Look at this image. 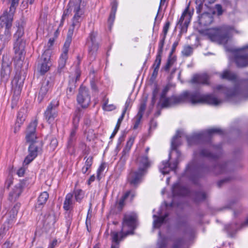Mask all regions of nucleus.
Masks as SVG:
<instances>
[{"label": "nucleus", "mask_w": 248, "mask_h": 248, "mask_svg": "<svg viewBox=\"0 0 248 248\" xmlns=\"http://www.w3.org/2000/svg\"><path fill=\"white\" fill-rule=\"evenodd\" d=\"M146 174L142 171L137 170L132 171L129 174L127 180L130 185L133 186H137L142 181L143 177Z\"/></svg>", "instance_id": "16"}, {"label": "nucleus", "mask_w": 248, "mask_h": 248, "mask_svg": "<svg viewBox=\"0 0 248 248\" xmlns=\"http://www.w3.org/2000/svg\"><path fill=\"white\" fill-rule=\"evenodd\" d=\"M12 243L9 241H6L3 245L2 248H11L12 246Z\"/></svg>", "instance_id": "64"}, {"label": "nucleus", "mask_w": 248, "mask_h": 248, "mask_svg": "<svg viewBox=\"0 0 248 248\" xmlns=\"http://www.w3.org/2000/svg\"><path fill=\"white\" fill-rule=\"evenodd\" d=\"M49 197L48 193L44 191L41 193L38 198L37 203L39 205H44Z\"/></svg>", "instance_id": "37"}, {"label": "nucleus", "mask_w": 248, "mask_h": 248, "mask_svg": "<svg viewBox=\"0 0 248 248\" xmlns=\"http://www.w3.org/2000/svg\"><path fill=\"white\" fill-rule=\"evenodd\" d=\"M96 33L92 32L90 34L87 40V44L89 47V57L91 60L95 59L99 48L98 43L96 40Z\"/></svg>", "instance_id": "12"}, {"label": "nucleus", "mask_w": 248, "mask_h": 248, "mask_svg": "<svg viewBox=\"0 0 248 248\" xmlns=\"http://www.w3.org/2000/svg\"><path fill=\"white\" fill-rule=\"evenodd\" d=\"M170 22L169 21H166L163 28L162 34L161 35L166 36L170 28Z\"/></svg>", "instance_id": "54"}, {"label": "nucleus", "mask_w": 248, "mask_h": 248, "mask_svg": "<svg viewBox=\"0 0 248 248\" xmlns=\"http://www.w3.org/2000/svg\"><path fill=\"white\" fill-rule=\"evenodd\" d=\"M206 194L202 191L196 192L194 195V201L196 202H200L204 200L206 198Z\"/></svg>", "instance_id": "42"}, {"label": "nucleus", "mask_w": 248, "mask_h": 248, "mask_svg": "<svg viewBox=\"0 0 248 248\" xmlns=\"http://www.w3.org/2000/svg\"><path fill=\"white\" fill-rule=\"evenodd\" d=\"M105 169V165L104 164H101L99 166L97 171V178L99 181L101 179L100 175L104 171Z\"/></svg>", "instance_id": "53"}, {"label": "nucleus", "mask_w": 248, "mask_h": 248, "mask_svg": "<svg viewBox=\"0 0 248 248\" xmlns=\"http://www.w3.org/2000/svg\"><path fill=\"white\" fill-rule=\"evenodd\" d=\"M161 56L162 55L157 54L156 59L152 67L153 69L152 78H155L158 75V70L161 62Z\"/></svg>", "instance_id": "28"}, {"label": "nucleus", "mask_w": 248, "mask_h": 248, "mask_svg": "<svg viewBox=\"0 0 248 248\" xmlns=\"http://www.w3.org/2000/svg\"><path fill=\"white\" fill-rule=\"evenodd\" d=\"M168 214H165L164 216L160 215L156 216L154 215L153 217L154 218L153 225L154 228H158L165 222L166 218L168 217Z\"/></svg>", "instance_id": "31"}, {"label": "nucleus", "mask_w": 248, "mask_h": 248, "mask_svg": "<svg viewBox=\"0 0 248 248\" xmlns=\"http://www.w3.org/2000/svg\"><path fill=\"white\" fill-rule=\"evenodd\" d=\"M59 103L57 100H52L47 107L44 112L45 119L49 124L54 123L56 118L58 116L57 108Z\"/></svg>", "instance_id": "10"}, {"label": "nucleus", "mask_w": 248, "mask_h": 248, "mask_svg": "<svg viewBox=\"0 0 248 248\" xmlns=\"http://www.w3.org/2000/svg\"><path fill=\"white\" fill-rule=\"evenodd\" d=\"M26 118V110L24 108H21L17 113L16 124L18 126L25 121Z\"/></svg>", "instance_id": "35"}, {"label": "nucleus", "mask_w": 248, "mask_h": 248, "mask_svg": "<svg viewBox=\"0 0 248 248\" xmlns=\"http://www.w3.org/2000/svg\"><path fill=\"white\" fill-rule=\"evenodd\" d=\"M202 170V168L197 164L195 161L190 163L186 170V173H191L194 176L197 177V175L200 174L201 171Z\"/></svg>", "instance_id": "20"}, {"label": "nucleus", "mask_w": 248, "mask_h": 248, "mask_svg": "<svg viewBox=\"0 0 248 248\" xmlns=\"http://www.w3.org/2000/svg\"><path fill=\"white\" fill-rule=\"evenodd\" d=\"M227 164H218L214 168L213 171L217 174H221L226 171Z\"/></svg>", "instance_id": "38"}, {"label": "nucleus", "mask_w": 248, "mask_h": 248, "mask_svg": "<svg viewBox=\"0 0 248 248\" xmlns=\"http://www.w3.org/2000/svg\"><path fill=\"white\" fill-rule=\"evenodd\" d=\"M38 124L36 119L31 121L29 124L26 135V142L30 143L28 147V155L24 159L25 165L30 164L42 151V142L38 140L36 134V128Z\"/></svg>", "instance_id": "3"}, {"label": "nucleus", "mask_w": 248, "mask_h": 248, "mask_svg": "<svg viewBox=\"0 0 248 248\" xmlns=\"http://www.w3.org/2000/svg\"><path fill=\"white\" fill-rule=\"evenodd\" d=\"M50 87V83L48 80H45L43 82L38 97V99L40 102H41L43 99L44 96L48 92Z\"/></svg>", "instance_id": "26"}, {"label": "nucleus", "mask_w": 248, "mask_h": 248, "mask_svg": "<svg viewBox=\"0 0 248 248\" xmlns=\"http://www.w3.org/2000/svg\"><path fill=\"white\" fill-rule=\"evenodd\" d=\"M13 181L12 177H9L5 182V187L8 189L13 184Z\"/></svg>", "instance_id": "58"}, {"label": "nucleus", "mask_w": 248, "mask_h": 248, "mask_svg": "<svg viewBox=\"0 0 248 248\" xmlns=\"http://www.w3.org/2000/svg\"><path fill=\"white\" fill-rule=\"evenodd\" d=\"M193 52V48L189 46H184L183 50L182 51V54L188 57L192 54Z\"/></svg>", "instance_id": "46"}, {"label": "nucleus", "mask_w": 248, "mask_h": 248, "mask_svg": "<svg viewBox=\"0 0 248 248\" xmlns=\"http://www.w3.org/2000/svg\"><path fill=\"white\" fill-rule=\"evenodd\" d=\"M146 105L145 102L141 103L140 104L137 115H139L143 116V115L144 114V111L146 108Z\"/></svg>", "instance_id": "55"}, {"label": "nucleus", "mask_w": 248, "mask_h": 248, "mask_svg": "<svg viewBox=\"0 0 248 248\" xmlns=\"http://www.w3.org/2000/svg\"><path fill=\"white\" fill-rule=\"evenodd\" d=\"M172 193L173 196H186L188 194V189L179 184H174L172 189Z\"/></svg>", "instance_id": "22"}, {"label": "nucleus", "mask_w": 248, "mask_h": 248, "mask_svg": "<svg viewBox=\"0 0 248 248\" xmlns=\"http://www.w3.org/2000/svg\"><path fill=\"white\" fill-rule=\"evenodd\" d=\"M73 194L69 193H68L65 198L63 203V208L66 211H69L73 208L74 202L73 200Z\"/></svg>", "instance_id": "30"}, {"label": "nucleus", "mask_w": 248, "mask_h": 248, "mask_svg": "<svg viewBox=\"0 0 248 248\" xmlns=\"http://www.w3.org/2000/svg\"><path fill=\"white\" fill-rule=\"evenodd\" d=\"M22 192V186L20 183L16 185L13 190L10 192L8 199L11 202L15 201Z\"/></svg>", "instance_id": "23"}, {"label": "nucleus", "mask_w": 248, "mask_h": 248, "mask_svg": "<svg viewBox=\"0 0 248 248\" xmlns=\"http://www.w3.org/2000/svg\"><path fill=\"white\" fill-rule=\"evenodd\" d=\"M132 100L130 97H128L125 102L124 108L122 112L125 113L127 110H128L130 109V108L132 107Z\"/></svg>", "instance_id": "51"}, {"label": "nucleus", "mask_w": 248, "mask_h": 248, "mask_svg": "<svg viewBox=\"0 0 248 248\" xmlns=\"http://www.w3.org/2000/svg\"><path fill=\"white\" fill-rule=\"evenodd\" d=\"M58 145V141L55 138H52L50 142L49 147L50 150H54Z\"/></svg>", "instance_id": "52"}, {"label": "nucleus", "mask_w": 248, "mask_h": 248, "mask_svg": "<svg viewBox=\"0 0 248 248\" xmlns=\"http://www.w3.org/2000/svg\"><path fill=\"white\" fill-rule=\"evenodd\" d=\"M50 62H42L40 67L39 71H38L41 75H44L47 72L49 69Z\"/></svg>", "instance_id": "41"}, {"label": "nucleus", "mask_w": 248, "mask_h": 248, "mask_svg": "<svg viewBox=\"0 0 248 248\" xmlns=\"http://www.w3.org/2000/svg\"><path fill=\"white\" fill-rule=\"evenodd\" d=\"M81 0H70L66 8L64 10L61 25H62L65 19L72 13L74 16L71 19V24L67 33V37L72 38L75 30H78L84 17V10L80 7Z\"/></svg>", "instance_id": "2"}, {"label": "nucleus", "mask_w": 248, "mask_h": 248, "mask_svg": "<svg viewBox=\"0 0 248 248\" xmlns=\"http://www.w3.org/2000/svg\"><path fill=\"white\" fill-rule=\"evenodd\" d=\"M234 61L237 66L242 67L248 66V45L239 49H232Z\"/></svg>", "instance_id": "9"}, {"label": "nucleus", "mask_w": 248, "mask_h": 248, "mask_svg": "<svg viewBox=\"0 0 248 248\" xmlns=\"http://www.w3.org/2000/svg\"><path fill=\"white\" fill-rule=\"evenodd\" d=\"M72 38L67 37L63 47V51L61 54L58 61V68L62 69L66 64L68 58V52L71 42Z\"/></svg>", "instance_id": "15"}, {"label": "nucleus", "mask_w": 248, "mask_h": 248, "mask_svg": "<svg viewBox=\"0 0 248 248\" xmlns=\"http://www.w3.org/2000/svg\"><path fill=\"white\" fill-rule=\"evenodd\" d=\"M81 116V109L79 108H77L74 113L73 118V128H77L78 127V124L79 123L80 118Z\"/></svg>", "instance_id": "34"}, {"label": "nucleus", "mask_w": 248, "mask_h": 248, "mask_svg": "<svg viewBox=\"0 0 248 248\" xmlns=\"http://www.w3.org/2000/svg\"><path fill=\"white\" fill-rule=\"evenodd\" d=\"M221 78L235 82L233 89H226L222 85L217 86V90H223L228 98L232 97L238 95L248 97V78L236 80L237 75L235 73L227 70L223 72L221 75Z\"/></svg>", "instance_id": "4"}, {"label": "nucleus", "mask_w": 248, "mask_h": 248, "mask_svg": "<svg viewBox=\"0 0 248 248\" xmlns=\"http://www.w3.org/2000/svg\"><path fill=\"white\" fill-rule=\"evenodd\" d=\"M134 141V138H130L129 140L127 141L126 144L125 145V148L128 150H130L132 146L133 145Z\"/></svg>", "instance_id": "59"}, {"label": "nucleus", "mask_w": 248, "mask_h": 248, "mask_svg": "<svg viewBox=\"0 0 248 248\" xmlns=\"http://www.w3.org/2000/svg\"><path fill=\"white\" fill-rule=\"evenodd\" d=\"M159 102L162 108H169L184 102H190L193 105L198 103H207L217 106L220 104L221 101L212 94L202 95L199 92L186 91L179 95L160 98Z\"/></svg>", "instance_id": "1"}, {"label": "nucleus", "mask_w": 248, "mask_h": 248, "mask_svg": "<svg viewBox=\"0 0 248 248\" xmlns=\"http://www.w3.org/2000/svg\"><path fill=\"white\" fill-rule=\"evenodd\" d=\"M233 31V27L223 25L217 28L208 30L206 31V34L212 41L217 42L219 44L226 43L230 34Z\"/></svg>", "instance_id": "7"}, {"label": "nucleus", "mask_w": 248, "mask_h": 248, "mask_svg": "<svg viewBox=\"0 0 248 248\" xmlns=\"http://www.w3.org/2000/svg\"><path fill=\"white\" fill-rule=\"evenodd\" d=\"M218 134L222 135L224 134L223 131L218 128H211L207 130L203 133H197L194 134L190 137H186L187 142L189 145H192L194 143H198L199 140H202L205 136H211L213 134Z\"/></svg>", "instance_id": "11"}, {"label": "nucleus", "mask_w": 248, "mask_h": 248, "mask_svg": "<svg viewBox=\"0 0 248 248\" xmlns=\"http://www.w3.org/2000/svg\"><path fill=\"white\" fill-rule=\"evenodd\" d=\"M187 14V9H186L183 13V14L178 22V25H180V26L181 27V31L182 32H186L187 31V28H186L184 26H183V21L184 20V17L186 16Z\"/></svg>", "instance_id": "43"}, {"label": "nucleus", "mask_w": 248, "mask_h": 248, "mask_svg": "<svg viewBox=\"0 0 248 248\" xmlns=\"http://www.w3.org/2000/svg\"><path fill=\"white\" fill-rule=\"evenodd\" d=\"M170 89V86L169 85H166L164 89H163L161 95H160V98H163L164 97L167 96V94L168 92Z\"/></svg>", "instance_id": "56"}, {"label": "nucleus", "mask_w": 248, "mask_h": 248, "mask_svg": "<svg viewBox=\"0 0 248 248\" xmlns=\"http://www.w3.org/2000/svg\"><path fill=\"white\" fill-rule=\"evenodd\" d=\"M167 245L166 242L165 240H161L158 242V245L159 248H163L166 247Z\"/></svg>", "instance_id": "63"}, {"label": "nucleus", "mask_w": 248, "mask_h": 248, "mask_svg": "<svg viewBox=\"0 0 248 248\" xmlns=\"http://www.w3.org/2000/svg\"><path fill=\"white\" fill-rule=\"evenodd\" d=\"M75 199L77 202H80L84 198V193L80 189H76L74 191Z\"/></svg>", "instance_id": "40"}, {"label": "nucleus", "mask_w": 248, "mask_h": 248, "mask_svg": "<svg viewBox=\"0 0 248 248\" xmlns=\"http://www.w3.org/2000/svg\"><path fill=\"white\" fill-rule=\"evenodd\" d=\"M129 193H126L118 202V208L121 210L124 205V202L126 199L128 197Z\"/></svg>", "instance_id": "49"}, {"label": "nucleus", "mask_w": 248, "mask_h": 248, "mask_svg": "<svg viewBox=\"0 0 248 248\" xmlns=\"http://www.w3.org/2000/svg\"><path fill=\"white\" fill-rule=\"evenodd\" d=\"M51 55L50 50L46 49L42 55L41 60L43 62H50V59Z\"/></svg>", "instance_id": "44"}, {"label": "nucleus", "mask_w": 248, "mask_h": 248, "mask_svg": "<svg viewBox=\"0 0 248 248\" xmlns=\"http://www.w3.org/2000/svg\"><path fill=\"white\" fill-rule=\"evenodd\" d=\"M115 106L113 104L103 105V109L106 111H111L115 109Z\"/></svg>", "instance_id": "57"}, {"label": "nucleus", "mask_w": 248, "mask_h": 248, "mask_svg": "<svg viewBox=\"0 0 248 248\" xmlns=\"http://www.w3.org/2000/svg\"><path fill=\"white\" fill-rule=\"evenodd\" d=\"M194 155L196 158L198 157H206L213 159H215L219 156V155H214L205 149H201L199 151H197L194 152Z\"/></svg>", "instance_id": "25"}, {"label": "nucleus", "mask_w": 248, "mask_h": 248, "mask_svg": "<svg viewBox=\"0 0 248 248\" xmlns=\"http://www.w3.org/2000/svg\"><path fill=\"white\" fill-rule=\"evenodd\" d=\"M93 162V157L89 156L87 158L84 165L81 169V171L83 174H86L90 169Z\"/></svg>", "instance_id": "36"}, {"label": "nucleus", "mask_w": 248, "mask_h": 248, "mask_svg": "<svg viewBox=\"0 0 248 248\" xmlns=\"http://www.w3.org/2000/svg\"><path fill=\"white\" fill-rule=\"evenodd\" d=\"M57 245H58L57 240L54 239L51 242H50L48 248H54L55 247H56L57 246Z\"/></svg>", "instance_id": "62"}, {"label": "nucleus", "mask_w": 248, "mask_h": 248, "mask_svg": "<svg viewBox=\"0 0 248 248\" xmlns=\"http://www.w3.org/2000/svg\"><path fill=\"white\" fill-rule=\"evenodd\" d=\"M209 77L206 74L194 75L191 80V82L196 84H208Z\"/></svg>", "instance_id": "24"}, {"label": "nucleus", "mask_w": 248, "mask_h": 248, "mask_svg": "<svg viewBox=\"0 0 248 248\" xmlns=\"http://www.w3.org/2000/svg\"><path fill=\"white\" fill-rule=\"evenodd\" d=\"M77 100L82 108H87L91 102V96L89 90L85 87H80L77 97Z\"/></svg>", "instance_id": "13"}, {"label": "nucleus", "mask_w": 248, "mask_h": 248, "mask_svg": "<svg viewBox=\"0 0 248 248\" xmlns=\"http://www.w3.org/2000/svg\"><path fill=\"white\" fill-rule=\"evenodd\" d=\"M75 87V82L74 80H72L70 82L69 86L67 89L66 93L67 95H71L74 93Z\"/></svg>", "instance_id": "47"}, {"label": "nucleus", "mask_w": 248, "mask_h": 248, "mask_svg": "<svg viewBox=\"0 0 248 248\" xmlns=\"http://www.w3.org/2000/svg\"><path fill=\"white\" fill-rule=\"evenodd\" d=\"M11 66L6 62H3L0 70L1 81L6 83L9 80L11 72Z\"/></svg>", "instance_id": "18"}, {"label": "nucleus", "mask_w": 248, "mask_h": 248, "mask_svg": "<svg viewBox=\"0 0 248 248\" xmlns=\"http://www.w3.org/2000/svg\"><path fill=\"white\" fill-rule=\"evenodd\" d=\"M3 31L0 33V41L1 42V46L3 47L8 44L12 38V31L11 29L3 28Z\"/></svg>", "instance_id": "21"}, {"label": "nucleus", "mask_w": 248, "mask_h": 248, "mask_svg": "<svg viewBox=\"0 0 248 248\" xmlns=\"http://www.w3.org/2000/svg\"><path fill=\"white\" fill-rule=\"evenodd\" d=\"M240 228H241L240 225L237 223H232L225 226V229L231 236H232Z\"/></svg>", "instance_id": "29"}, {"label": "nucleus", "mask_w": 248, "mask_h": 248, "mask_svg": "<svg viewBox=\"0 0 248 248\" xmlns=\"http://www.w3.org/2000/svg\"><path fill=\"white\" fill-rule=\"evenodd\" d=\"M23 85V79L19 75H16L12 81V91L14 93V97H18L21 92Z\"/></svg>", "instance_id": "17"}, {"label": "nucleus", "mask_w": 248, "mask_h": 248, "mask_svg": "<svg viewBox=\"0 0 248 248\" xmlns=\"http://www.w3.org/2000/svg\"><path fill=\"white\" fill-rule=\"evenodd\" d=\"M77 128H72L68 140L67 147L68 148L72 147L76 140V133Z\"/></svg>", "instance_id": "33"}, {"label": "nucleus", "mask_w": 248, "mask_h": 248, "mask_svg": "<svg viewBox=\"0 0 248 248\" xmlns=\"http://www.w3.org/2000/svg\"><path fill=\"white\" fill-rule=\"evenodd\" d=\"M152 162L146 155H141L136 160V165L140 171L147 173L148 169L151 166Z\"/></svg>", "instance_id": "14"}, {"label": "nucleus", "mask_w": 248, "mask_h": 248, "mask_svg": "<svg viewBox=\"0 0 248 248\" xmlns=\"http://www.w3.org/2000/svg\"><path fill=\"white\" fill-rule=\"evenodd\" d=\"M137 225V216L134 213H130L124 215L122 222V228L120 232H113L111 233L112 244L111 248H119V244L125 237L134 233V230Z\"/></svg>", "instance_id": "5"}, {"label": "nucleus", "mask_w": 248, "mask_h": 248, "mask_svg": "<svg viewBox=\"0 0 248 248\" xmlns=\"http://www.w3.org/2000/svg\"><path fill=\"white\" fill-rule=\"evenodd\" d=\"M185 242L182 239H179L175 240L172 245V248H183Z\"/></svg>", "instance_id": "48"}, {"label": "nucleus", "mask_w": 248, "mask_h": 248, "mask_svg": "<svg viewBox=\"0 0 248 248\" xmlns=\"http://www.w3.org/2000/svg\"><path fill=\"white\" fill-rule=\"evenodd\" d=\"M161 39L158 44L157 54L162 55L164 45L166 36L160 35Z\"/></svg>", "instance_id": "45"}, {"label": "nucleus", "mask_w": 248, "mask_h": 248, "mask_svg": "<svg viewBox=\"0 0 248 248\" xmlns=\"http://www.w3.org/2000/svg\"><path fill=\"white\" fill-rule=\"evenodd\" d=\"M142 118V116L137 115L133 119V129H136L139 127V125L140 123L141 120Z\"/></svg>", "instance_id": "50"}, {"label": "nucleus", "mask_w": 248, "mask_h": 248, "mask_svg": "<svg viewBox=\"0 0 248 248\" xmlns=\"http://www.w3.org/2000/svg\"><path fill=\"white\" fill-rule=\"evenodd\" d=\"M24 23L21 19L16 22L17 30L14 34L13 50L18 59L21 60L25 53L26 41L23 37L24 34Z\"/></svg>", "instance_id": "6"}, {"label": "nucleus", "mask_w": 248, "mask_h": 248, "mask_svg": "<svg viewBox=\"0 0 248 248\" xmlns=\"http://www.w3.org/2000/svg\"><path fill=\"white\" fill-rule=\"evenodd\" d=\"M216 12L217 15L220 16L222 14L223 10L222 6L219 4H217L215 7Z\"/></svg>", "instance_id": "60"}, {"label": "nucleus", "mask_w": 248, "mask_h": 248, "mask_svg": "<svg viewBox=\"0 0 248 248\" xmlns=\"http://www.w3.org/2000/svg\"><path fill=\"white\" fill-rule=\"evenodd\" d=\"M117 3L115 1H113L111 4V10L108 19V23L109 27L112 25L115 17V14L117 11Z\"/></svg>", "instance_id": "32"}, {"label": "nucleus", "mask_w": 248, "mask_h": 248, "mask_svg": "<svg viewBox=\"0 0 248 248\" xmlns=\"http://www.w3.org/2000/svg\"><path fill=\"white\" fill-rule=\"evenodd\" d=\"M57 220V216L52 210L49 211L44 217V225L49 228L53 227Z\"/></svg>", "instance_id": "19"}, {"label": "nucleus", "mask_w": 248, "mask_h": 248, "mask_svg": "<svg viewBox=\"0 0 248 248\" xmlns=\"http://www.w3.org/2000/svg\"><path fill=\"white\" fill-rule=\"evenodd\" d=\"M176 60V58L175 57H171V55H170V56L167 60V62L163 69L166 71H168L170 68L175 63Z\"/></svg>", "instance_id": "39"}, {"label": "nucleus", "mask_w": 248, "mask_h": 248, "mask_svg": "<svg viewBox=\"0 0 248 248\" xmlns=\"http://www.w3.org/2000/svg\"><path fill=\"white\" fill-rule=\"evenodd\" d=\"M183 132L181 131H178L176 134L172 139L171 143V149L175 150L177 154V158L172 163H170L169 161H163L162 162L161 165L159 167V169L163 174H167L170 170H175L177 168L179 163V158L180 157L181 154L179 151L177 150V147L179 146L178 142L179 139L178 138L182 137Z\"/></svg>", "instance_id": "8"}, {"label": "nucleus", "mask_w": 248, "mask_h": 248, "mask_svg": "<svg viewBox=\"0 0 248 248\" xmlns=\"http://www.w3.org/2000/svg\"><path fill=\"white\" fill-rule=\"evenodd\" d=\"M54 43V39L53 38H50L47 44L46 49L50 50V48L53 45Z\"/></svg>", "instance_id": "61"}, {"label": "nucleus", "mask_w": 248, "mask_h": 248, "mask_svg": "<svg viewBox=\"0 0 248 248\" xmlns=\"http://www.w3.org/2000/svg\"><path fill=\"white\" fill-rule=\"evenodd\" d=\"M199 23L203 26H207L210 24L213 21V17L208 13H204L199 16Z\"/></svg>", "instance_id": "27"}]
</instances>
